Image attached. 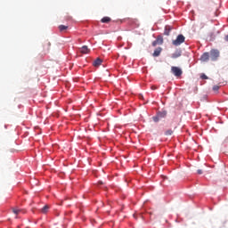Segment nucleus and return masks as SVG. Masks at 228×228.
<instances>
[{
    "label": "nucleus",
    "mask_w": 228,
    "mask_h": 228,
    "mask_svg": "<svg viewBox=\"0 0 228 228\" xmlns=\"http://www.w3.org/2000/svg\"><path fill=\"white\" fill-rule=\"evenodd\" d=\"M171 72L176 77L183 76V69H181L179 67H175V66L171 67Z\"/></svg>",
    "instance_id": "f257e3e1"
},
{
    "label": "nucleus",
    "mask_w": 228,
    "mask_h": 228,
    "mask_svg": "<svg viewBox=\"0 0 228 228\" xmlns=\"http://www.w3.org/2000/svg\"><path fill=\"white\" fill-rule=\"evenodd\" d=\"M184 40V36H183V34H180L177 36L175 40H173V45H181V44H183Z\"/></svg>",
    "instance_id": "f03ea898"
},
{
    "label": "nucleus",
    "mask_w": 228,
    "mask_h": 228,
    "mask_svg": "<svg viewBox=\"0 0 228 228\" xmlns=\"http://www.w3.org/2000/svg\"><path fill=\"white\" fill-rule=\"evenodd\" d=\"M220 56V52L218 50H211L210 51V60L212 61H216L218 57Z\"/></svg>",
    "instance_id": "7ed1b4c3"
},
{
    "label": "nucleus",
    "mask_w": 228,
    "mask_h": 228,
    "mask_svg": "<svg viewBox=\"0 0 228 228\" xmlns=\"http://www.w3.org/2000/svg\"><path fill=\"white\" fill-rule=\"evenodd\" d=\"M209 58H210L209 53H204L200 57V61H209Z\"/></svg>",
    "instance_id": "20e7f679"
},
{
    "label": "nucleus",
    "mask_w": 228,
    "mask_h": 228,
    "mask_svg": "<svg viewBox=\"0 0 228 228\" xmlns=\"http://www.w3.org/2000/svg\"><path fill=\"white\" fill-rule=\"evenodd\" d=\"M80 53H82V54H88V53H90V49H88V46L84 45L80 48Z\"/></svg>",
    "instance_id": "39448f33"
},
{
    "label": "nucleus",
    "mask_w": 228,
    "mask_h": 228,
    "mask_svg": "<svg viewBox=\"0 0 228 228\" xmlns=\"http://www.w3.org/2000/svg\"><path fill=\"white\" fill-rule=\"evenodd\" d=\"M170 31H172V27L166 26L164 35H166V37H168L170 35Z\"/></svg>",
    "instance_id": "423d86ee"
},
{
    "label": "nucleus",
    "mask_w": 228,
    "mask_h": 228,
    "mask_svg": "<svg viewBox=\"0 0 228 228\" xmlns=\"http://www.w3.org/2000/svg\"><path fill=\"white\" fill-rule=\"evenodd\" d=\"M101 22L103 24H108V22H111V18L105 16L101 20Z\"/></svg>",
    "instance_id": "0eeeda50"
},
{
    "label": "nucleus",
    "mask_w": 228,
    "mask_h": 228,
    "mask_svg": "<svg viewBox=\"0 0 228 228\" xmlns=\"http://www.w3.org/2000/svg\"><path fill=\"white\" fill-rule=\"evenodd\" d=\"M101 63H102V60L101 58H97L94 61L93 65H94V67H99L101 65Z\"/></svg>",
    "instance_id": "6e6552de"
},
{
    "label": "nucleus",
    "mask_w": 228,
    "mask_h": 228,
    "mask_svg": "<svg viewBox=\"0 0 228 228\" xmlns=\"http://www.w3.org/2000/svg\"><path fill=\"white\" fill-rule=\"evenodd\" d=\"M167 110H162L157 113V115H159L160 118H165V117H167Z\"/></svg>",
    "instance_id": "1a4fd4ad"
},
{
    "label": "nucleus",
    "mask_w": 228,
    "mask_h": 228,
    "mask_svg": "<svg viewBox=\"0 0 228 228\" xmlns=\"http://www.w3.org/2000/svg\"><path fill=\"white\" fill-rule=\"evenodd\" d=\"M159 54H161V47H159L154 51L153 56L158 57Z\"/></svg>",
    "instance_id": "9d476101"
},
{
    "label": "nucleus",
    "mask_w": 228,
    "mask_h": 228,
    "mask_svg": "<svg viewBox=\"0 0 228 228\" xmlns=\"http://www.w3.org/2000/svg\"><path fill=\"white\" fill-rule=\"evenodd\" d=\"M67 29H69V26H65V25H60L59 26V30L61 32L67 31Z\"/></svg>",
    "instance_id": "9b49d317"
},
{
    "label": "nucleus",
    "mask_w": 228,
    "mask_h": 228,
    "mask_svg": "<svg viewBox=\"0 0 228 228\" xmlns=\"http://www.w3.org/2000/svg\"><path fill=\"white\" fill-rule=\"evenodd\" d=\"M50 48H51V43L50 42H46V43L44 44L45 51H49Z\"/></svg>",
    "instance_id": "f8f14e48"
},
{
    "label": "nucleus",
    "mask_w": 228,
    "mask_h": 228,
    "mask_svg": "<svg viewBox=\"0 0 228 228\" xmlns=\"http://www.w3.org/2000/svg\"><path fill=\"white\" fill-rule=\"evenodd\" d=\"M155 41L158 42L159 45H161L163 44V37L161 36H158Z\"/></svg>",
    "instance_id": "ddd939ff"
},
{
    "label": "nucleus",
    "mask_w": 228,
    "mask_h": 228,
    "mask_svg": "<svg viewBox=\"0 0 228 228\" xmlns=\"http://www.w3.org/2000/svg\"><path fill=\"white\" fill-rule=\"evenodd\" d=\"M47 211H49V207H48V205H45V206L41 209V213H43L44 215H45V213H47Z\"/></svg>",
    "instance_id": "4468645a"
},
{
    "label": "nucleus",
    "mask_w": 228,
    "mask_h": 228,
    "mask_svg": "<svg viewBox=\"0 0 228 228\" xmlns=\"http://www.w3.org/2000/svg\"><path fill=\"white\" fill-rule=\"evenodd\" d=\"M12 213H14V215H20V213H22V209L12 208Z\"/></svg>",
    "instance_id": "2eb2a0df"
},
{
    "label": "nucleus",
    "mask_w": 228,
    "mask_h": 228,
    "mask_svg": "<svg viewBox=\"0 0 228 228\" xmlns=\"http://www.w3.org/2000/svg\"><path fill=\"white\" fill-rule=\"evenodd\" d=\"M165 134H166V136H172V134H174V131L169 129L165 132Z\"/></svg>",
    "instance_id": "dca6fc26"
},
{
    "label": "nucleus",
    "mask_w": 228,
    "mask_h": 228,
    "mask_svg": "<svg viewBox=\"0 0 228 228\" xmlns=\"http://www.w3.org/2000/svg\"><path fill=\"white\" fill-rule=\"evenodd\" d=\"M159 119H161L159 115L157 114V116L153 117V120L154 122H159Z\"/></svg>",
    "instance_id": "f3484780"
},
{
    "label": "nucleus",
    "mask_w": 228,
    "mask_h": 228,
    "mask_svg": "<svg viewBox=\"0 0 228 228\" xmlns=\"http://www.w3.org/2000/svg\"><path fill=\"white\" fill-rule=\"evenodd\" d=\"M213 90L214 92H218V90H220V86H214Z\"/></svg>",
    "instance_id": "a211bd4d"
},
{
    "label": "nucleus",
    "mask_w": 228,
    "mask_h": 228,
    "mask_svg": "<svg viewBox=\"0 0 228 228\" xmlns=\"http://www.w3.org/2000/svg\"><path fill=\"white\" fill-rule=\"evenodd\" d=\"M200 77H201V79H208V77L206 74H201Z\"/></svg>",
    "instance_id": "6ab92c4d"
},
{
    "label": "nucleus",
    "mask_w": 228,
    "mask_h": 228,
    "mask_svg": "<svg viewBox=\"0 0 228 228\" xmlns=\"http://www.w3.org/2000/svg\"><path fill=\"white\" fill-rule=\"evenodd\" d=\"M153 47H156V45H159V44L155 40L152 42Z\"/></svg>",
    "instance_id": "aec40b11"
},
{
    "label": "nucleus",
    "mask_w": 228,
    "mask_h": 228,
    "mask_svg": "<svg viewBox=\"0 0 228 228\" xmlns=\"http://www.w3.org/2000/svg\"><path fill=\"white\" fill-rule=\"evenodd\" d=\"M179 56H181V54H173V58H179Z\"/></svg>",
    "instance_id": "412c9836"
},
{
    "label": "nucleus",
    "mask_w": 228,
    "mask_h": 228,
    "mask_svg": "<svg viewBox=\"0 0 228 228\" xmlns=\"http://www.w3.org/2000/svg\"><path fill=\"white\" fill-rule=\"evenodd\" d=\"M197 174H199V175H201V174H202V169H199V170L197 171Z\"/></svg>",
    "instance_id": "4be33fe9"
},
{
    "label": "nucleus",
    "mask_w": 228,
    "mask_h": 228,
    "mask_svg": "<svg viewBox=\"0 0 228 228\" xmlns=\"http://www.w3.org/2000/svg\"><path fill=\"white\" fill-rule=\"evenodd\" d=\"M225 41L228 42V35L224 37Z\"/></svg>",
    "instance_id": "5701e85b"
},
{
    "label": "nucleus",
    "mask_w": 228,
    "mask_h": 228,
    "mask_svg": "<svg viewBox=\"0 0 228 228\" xmlns=\"http://www.w3.org/2000/svg\"><path fill=\"white\" fill-rule=\"evenodd\" d=\"M225 142H228V138L225 139Z\"/></svg>",
    "instance_id": "b1692460"
}]
</instances>
